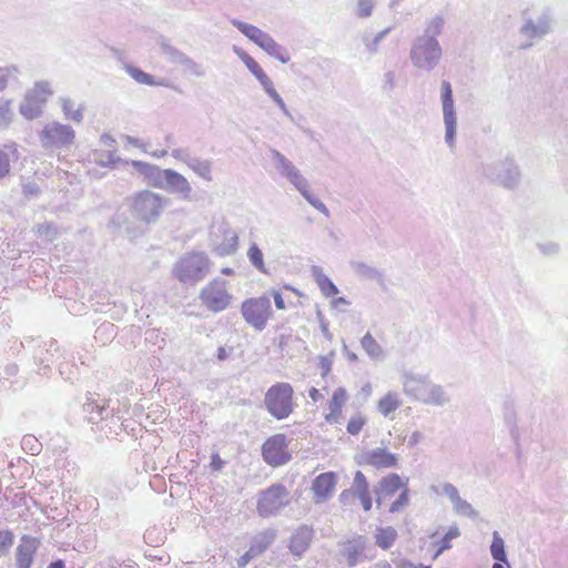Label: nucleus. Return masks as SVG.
<instances>
[{"mask_svg": "<svg viewBox=\"0 0 568 568\" xmlns=\"http://www.w3.org/2000/svg\"><path fill=\"white\" fill-rule=\"evenodd\" d=\"M212 262L204 252L183 254L173 265L172 274L184 285L194 286L211 272Z\"/></svg>", "mask_w": 568, "mask_h": 568, "instance_id": "obj_6", "label": "nucleus"}, {"mask_svg": "<svg viewBox=\"0 0 568 568\" xmlns=\"http://www.w3.org/2000/svg\"><path fill=\"white\" fill-rule=\"evenodd\" d=\"M19 68L17 65L0 67V92L10 83L19 81Z\"/></svg>", "mask_w": 568, "mask_h": 568, "instance_id": "obj_41", "label": "nucleus"}, {"mask_svg": "<svg viewBox=\"0 0 568 568\" xmlns=\"http://www.w3.org/2000/svg\"><path fill=\"white\" fill-rule=\"evenodd\" d=\"M403 405V399L399 393L388 390L377 402L378 413L385 417L393 419V414Z\"/></svg>", "mask_w": 568, "mask_h": 568, "instance_id": "obj_27", "label": "nucleus"}, {"mask_svg": "<svg viewBox=\"0 0 568 568\" xmlns=\"http://www.w3.org/2000/svg\"><path fill=\"white\" fill-rule=\"evenodd\" d=\"M161 190L170 194H179L183 199H189L192 193V186L187 179L173 169H165Z\"/></svg>", "mask_w": 568, "mask_h": 568, "instance_id": "obj_21", "label": "nucleus"}, {"mask_svg": "<svg viewBox=\"0 0 568 568\" xmlns=\"http://www.w3.org/2000/svg\"><path fill=\"white\" fill-rule=\"evenodd\" d=\"M338 483V477L333 471L320 474L312 484L315 504H322L329 499Z\"/></svg>", "mask_w": 568, "mask_h": 568, "instance_id": "obj_22", "label": "nucleus"}, {"mask_svg": "<svg viewBox=\"0 0 568 568\" xmlns=\"http://www.w3.org/2000/svg\"><path fill=\"white\" fill-rule=\"evenodd\" d=\"M161 49H162V54L172 63L174 64H179V65H182L184 60L186 59V54L183 53L182 51L178 50L176 48L168 44V43H163L161 45Z\"/></svg>", "mask_w": 568, "mask_h": 568, "instance_id": "obj_45", "label": "nucleus"}, {"mask_svg": "<svg viewBox=\"0 0 568 568\" xmlns=\"http://www.w3.org/2000/svg\"><path fill=\"white\" fill-rule=\"evenodd\" d=\"M123 141L126 143V144H130V145H133L135 148H139L141 149L144 153H149L148 149H146V144L143 143L141 140H139L138 138H134V136H131V135H124L123 136Z\"/></svg>", "mask_w": 568, "mask_h": 568, "instance_id": "obj_59", "label": "nucleus"}, {"mask_svg": "<svg viewBox=\"0 0 568 568\" xmlns=\"http://www.w3.org/2000/svg\"><path fill=\"white\" fill-rule=\"evenodd\" d=\"M14 113L12 111V100H3L0 102V130L7 129L12 120Z\"/></svg>", "mask_w": 568, "mask_h": 568, "instance_id": "obj_44", "label": "nucleus"}, {"mask_svg": "<svg viewBox=\"0 0 568 568\" xmlns=\"http://www.w3.org/2000/svg\"><path fill=\"white\" fill-rule=\"evenodd\" d=\"M363 41L369 52L374 53L377 51L379 42H377L375 38L371 39L369 37L365 36Z\"/></svg>", "mask_w": 568, "mask_h": 568, "instance_id": "obj_62", "label": "nucleus"}, {"mask_svg": "<svg viewBox=\"0 0 568 568\" xmlns=\"http://www.w3.org/2000/svg\"><path fill=\"white\" fill-rule=\"evenodd\" d=\"M10 154L7 150L0 148V179L7 176L10 172Z\"/></svg>", "mask_w": 568, "mask_h": 568, "instance_id": "obj_56", "label": "nucleus"}, {"mask_svg": "<svg viewBox=\"0 0 568 568\" xmlns=\"http://www.w3.org/2000/svg\"><path fill=\"white\" fill-rule=\"evenodd\" d=\"M170 154L173 159H175L176 161H181V162L185 163L186 165H189L190 162L192 161V159L194 158L191 154L190 150L186 148L173 149Z\"/></svg>", "mask_w": 568, "mask_h": 568, "instance_id": "obj_55", "label": "nucleus"}, {"mask_svg": "<svg viewBox=\"0 0 568 568\" xmlns=\"http://www.w3.org/2000/svg\"><path fill=\"white\" fill-rule=\"evenodd\" d=\"M199 298L209 311L220 313L232 305L233 295L230 293V284L226 280L215 277L200 292Z\"/></svg>", "mask_w": 568, "mask_h": 568, "instance_id": "obj_9", "label": "nucleus"}, {"mask_svg": "<svg viewBox=\"0 0 568 568\" xmlns=\"http://www.w3.org/2000/svg\"><path fill=\"white\" fill-rule=\"evenodd\" d=\"M37 233L43 236L47 241H53L58 236L57 227L51 223H41L37 225Z\"/></svg>", "mask_w": 568, "mask_h": 568, "instance_id": "obj_48", "label": "nucleus"}, {"mask_svg": "<svg viewBox=\"0 0 568 568\" xmlns=\"http://www.w3.org/2000/svg\"><path fill=\"white\" fill-rule=\"evenodd\" d=\"M169 204L165 195L144 190L132 197L131 211L136 220L150 224L159 220Z\"/></svg>", "mask_w": 568, "mask_h": 568, "instance_id": "obj_7", "label": "nucleus"}, {"mask_svg": "<svg viewBox=\"0 0 568 568\" xmlns=\"http://www.w3.org/2000/svg\"><path fill=\"white\" fill-rule=\"evenodd\" d=\"M42 148L51 152L68 150L75 140L74 130L58 121L47 123L39 133Z\"/></svg>", "mask_w": 568, "mask_h": 568, "instance_id": "obj_12", "label": "nucleus"}, {"mask_svg": "<svg viewBox=\"0 0 568 568\" xmlns=\"http://www.w3.org/2000/svg\"><path fill=\"white\" fill-rule=\"evenodd\" d=\"M332 356L333 354H331L329 356L320 357L318 366L322 371V376H326L331 372L333 365Z\"/></svg>", "mask_w": 568, "mask_h": 568, "instance_id": "obj_58", "label": "nucleus"}, {"mask_svg": "<svg viewBox=\"0 0 568 568\" xmlns=\"http://www.w3.org/2000/svg\"><path fill=\"white\" fill-rule=\"evenodd\" d=\"M313 537L311 528L300 527L291 538L290 549L294 555L301 556L310 546Z\"/></svg>", "mask_w": 568, "mask_h": 568, "instance_id": "obj_28", "label": "nucleus"}, {"mask_svg": "<svg viewBox=\"0 0 568 568\" xmlns=\"http://www.w3.org/2000/svg\"><path fill=\"white\" fill-rule=\"evenodd\" d=\"M352 271L361 278L383 282V273L375 266L361 261H352L349 263Z\"/></svg>", "mask_w": 568, "mask_h": 568, "instance_id": "obj_30", "label": "nucleus"}, {"mask_svg": "<svg viewBox=\"0 0 568 568\" xmlns=\"http://www.w3.org/2000/svg\"><path fill=\"white\" fill-rule=\"evenodd\" d=\"M124 70L126 73L138 83L146 84L150 87H168L165 79H155L153 75L142 71L141 69L133 67L129 63H124Z\"/></svg>", "mask_w": 568, "mask_h": 568, "instance_id": "obj_29", "label": "nucleus"}, {"mask_svg": "<svg viewBox=\"0 0 568 568\" xmlns=\"http://www.w3.org/2000/svg\"><path fill=\"white\" fill-rule=\"evenodd\" d=\"M94 162L102 166V168H109L113 166L116 162L120 161V159L115 155L113 151H99L93 154Z\"/></svg>", "mask_w": 568, "mask_h": 568, "instance_id": "obj_46", "label": "nucleus"}, {"mask_svg": "<svg viewBox=\"0 0 568 568\" xmlns=\"http://www.w3.org/2000/svg\"><path fill=\"white\" fill-rule=\"evenodd\" d=\"M22 447L30 452V454L36 455L40 452V443L32 435H27L22 438Z\"/></svg>", "mask_w": 568, "mask_h": 568, "instance_id": "obj_57", "label": "nucleus"}, {"mask_svg": "<svg viewBox=\"0 0 568 568\" xmlns=\"http://www.w3.org/2000/svg\"><path fill=\"white\" fill-rule=\"evenodd\" d=\"M379 486L385 496H393L399 488H405L406 484L402 483L399 475L390 474L379 481Z\"/></svg>", "mask_w": 568, "mask_h": 568, "instance_id": "obj_40", "label": "nucleus"}, {"mask_svg": "<svg viewBox=\"0 0 568 568\" xmlns=\"http://www.w3.org/2000/svg\"><path fill=\"white\" fill-rule=\"evenodd\" d=\"M274 539L275 532L273 530H266L253 539L248 550L254 557H257L268 548Z\"/></svg>", "mask_w": 568, "mask_h": 568, "instance_id": "obj_34", "label": "nucleus"}, {"mask_svg": "<svg viewBox=\"0 0 568 568\" xmlns=\"http://www.w3.org/2000/svg\"><path fill=\"white\" fill-rule=\"evenodd\" d=\"M349 489L352 490L353 495L356 497H361L366 494H369L368 481H367L365 475L361 470H357L355 473L354 479H353V483H352V486Z\"/></svg>", "mask_w": 568, "mask_h": 568, "instance_id": "obj_42", "label": "nucleus"}, {"mask_svg": "<svg viewBox=\"0 0 568 568\" xmlns=\"http://www.w3.org/2000/svg\"><path fill=\"white\" fill-rule=\"evenodd\" d=\"M490 554H491V557L497 562H505L509 567V564H508V560H507V556H506V551H505V541L501 538V536L499 535V532L496 531V530L493 532V541H491V545H490Z\"/></svg>", "mask_w": 568, "mask_h": 568, "instance_id": "obj_39", "label": "nucleus"}, {"mask_svg": "<svg viewBox=\"0 0 568 568\" xmlns=\"http://www.w3.org/2000/svg\"><path fill=\"white\" fill-rule=\"evenodd\" d=\"M290 503V493L283 485H272L263 490L257 501V513L262 517L276 515Z\"/></svg>", "mask_w": 568, "mask_h": 568, "instance_id": "obj_16", "label": "nucleus"}, {"mask_svg": "<svg viewBox=\"0 0 568 568\" xmlns=\"http://www.w3.org/2000/svg\"><path fill=\"white\" fill-rule=\"evenodd\" d=\"M362 460L366 465L376 468H390L397 464V455L388 452L386 448H374L362 455Z\"/></svg>", "mask_w": 568, "mask_h": 568, "instance_id": "obj_23", "label": "nucleus"}, {"mask_svg": "<svg viewBox=\"0 0 568 568\" xmlns=\"http://www.w3.org/2000/svg\"><path fill=\"white\" fill-rule=\"evenodd\" d=\"M504 422L509 430V435L511 439L518 444L520 439V430L518 427V418L517 413L514 409L513 405H506L504 408Z\"/></svg>", "mask_w": 568, "mask_h": 568, "instance_id": "obj_35", "label": "nucleus"}, {"mask_svg": "<svg viewBox=\"0 0 568 568\" xmlns=\"http://www.w3.org/2000/svg\"><path fill=\"white\" fill-rule=\"evenodd\" d=\"M231 23L270 57L276 59L283 64H286L291 61V57L286 48L277 43L267 32L263 31L256 26L246 23L239 19H232Z\"/></svg>", "mask_w": 568, "mask_h": 568, "instance_id": "obj_8", "label": "nucleus"}, {"mask_svg": "<svg viewBox=\"0 0 568 568\" xmlns=\"http://www.w3.org/2000/svg\"><path fill=\"white\" fill-rule=\"evenodd\" d=\"M397 538V531L393 527H382L376 530L375 544L382 549H389Z\"/></svg>", "mask_w": 568, "mask_h": 568, "instance_id": "obj_37", "label": "nucleus"}, {"mask_svg": "<svg viewBox=\"0 0 568 568\" xmlns=\"http://www.w3.org/2000/svg\"><path fill=\"white\" fill-rule=\"evenodd\" d=\"M459 536H460V530L456 525L449 527L448 531L445 534V536L438 542L439 547H438L437 551L435 552L434 557L437 558L442 552L450 549L452 548L450 541L455 538H458Z\"/></svg>", "mask_w": 568, "mask_h": 568, "instance_id": "obj_43", "label": "nucleus"}, {"mask_svg": "<svg viewBox=\"0 0 568 568\" xmlns=\"http://www.w3.org/2000/svg\"><path fill=\"white\" fill-rule=\"evenodd\" d=\"M556 19L551 8L531 6L520 12L518 36L520 49H530L555 31Z\"/></svg>", "mask_w": 568, "mask_h": 568, "instance_id": "obj_2", "label": "nucleus"}, {"mask_svg": "<svg viewBox=\"0 0 568 568\" xmlns=\"http://www.w3.org/2000/svg\"><path fill=\"white\" fill-rule=\"evenodd\" d=\"M365 424L366 417L362 413H356L349 418L347 423V433L351 435H358Z\"/></svg>", "mask_w": 568, "mask_h": 568, "instance_id": "obj_47", "label": "nucleus"}, {"mask_svg": "<svg viewBox=\"0 0 568 568\" xmlns=\"http://www.w3.org/2000/svg\"><path fill=\"white\" fill-rule=\"evenodd\" d=\"M264 460L271 466H281L291 459L287 452L286 437L277 434L268 438L262 447Z\"/></svg>", "mask_w": 568, "mask_h": 568, "instance_id": "obj_19", "label": "nucleus"}, {"mask_svg": "<svg viewBox=\"0 0 568 568\" xmlns=\"http://www.w3.org/2000/svg\"><path fill=\"white\" fill-rule=\"evenodd\" d=\"M225 465V462L220 457L219 454H213L211 457L210 467L214 471L221 470Z\"/></svg>", "mask_w": 568, "mask_h": 568, "instance_id": "obj_60", "label": "nucleus"}, {"mask_svg": "<svg viewBox=\"0 0 568 568\" xmlns=\"http://www.w3.org/2000/svg\"><path fill=\"white\" fill-rule=\"evenodd\" d=\"M272 295L274 297V303L277 310H285V302L282 297V294L278 291H272Z\"/></svg>", "mask_w": 568, "mask_h": 568, "instance_id": "obj_64", "label": "nucleus"}, {"mask_svg": "<svg viewBox=\"0 0 568 568\" xmlns=\"http://www.w3.org/2000/svg\"><path fill=\"white\" fill-rule=\"evenodd\" d=\"M539 252L545 256H556L560 252V245L554 241H546L537 244Z\"/></svg>", "mask_w": 568, "mask_h": 568, "instance_id": "obj_50", "label": "nucleus"}, {"mask_svg": "<svg viewBox=\"0 0 568 568\" xmlns=\"http://www.w3.org/2000/svg\"><path fill=\"white\" fill-rule=\"evenodd\" d=\"M39 547L37 538L23 536L16 550V562L18 568H30L33 557Z\"/></svg>", "mask_w": 568, "mask_h": 568, "instance_id": "obj_25", "label": "nucleus"}, {"mask_svg": "<svg viewBox=\"0 0 568 568\" xmlns=\"http://www.w3.org/2000/svg\"><path fill=\"white\" fill-rule=\"evenodd\" d=\"M440 104L443 123L445 128V143L450 151L456 148L457 136V112L453 97V88L450 82L443 80L440 83Z\"/></svg>", "mask_w": 568, "mask_h": 568, "instance_id": "obj_13", "label": "nucleus"}, {"mask_svg": "<svg viewBox=\"0 0 568 568\" xmlns=\"http://www.w3.org/2000/svg\"><path fill=\"white\" fill-rule=\"evenodd\" d=\"M293 387L288 383H277L265 393L264 404L276 419H284L293 412Z\"/></svg>", "mask_w": 568, "mask_h": 568, "instance_id": "obj_11", "label": "nucleus"}, {"mask_svg": "<svg viewBox=\"0 0 568 568\" xmlns=\"http://www.w3.org/2000/svg\"><path fill=\"white\" fill-rule=\"evenodd\" d=\"M445 23V18L436 14L425 22L423 34L414 39L409 59L416 69L430 72L440 63L443 49L437 38L443 33Z\"/></svg>", "mask_w": 568, "mask_h": 568, "instance_id": "obj_1", "label": "nucleus"}, {"mask_svg": "<svg viewBox=\"0 0 568 568\" xmlns=\"http://www.w3.org/2000/svg\"><path fill=\"white\" fill-rule=\"evenodd\" d=\"M59 101L61 104L62 113L67 120L73 121L75 123L82 122L84 105H75V102L68 97H61Z\"/></svg>", "mask_w": 568, "mask_h": 568, "instance_id": "obj_31", "label": "nucleus"}, {"mask_svg": "<svg viewBox=\"0 0 568 568\" xmlns=\"http://www.w3.org/2000/svg\"><path fill=\"white\" fill-rule=\"evenodd\" d=\"M312 275L324 296L332 297L338 293V288L329 277L324 274L322 267L313 266Z\"/></svg>", "mask_w": 568, "mask_h": 568, "instance_id": "obj_32", "label": "nucleus"}, {"mask_svg": "<svg viewBox=\"0 0 568 568\" xmlns=\"http://www.w3.org/2000/svg\"><path fill=\"white\" fill-rule=\"evenodd\" d=\"M23 192L27 195L37 196L40 193V189L36 183L29 182L23 185Z\"/></svg>", "mask_w": 568, "mask_h": 568, "instance_id": "obj_61", "label": "nucleus"}, {"mask_svg": "<svg viewBox=\"0 0 568 568\" xmlns=\"http://www.w3.org/2000/svg\"><path fill=\"white\" fill-rule=\"evenodd\" d=\"M375 6L374 0H358L355 9V14L358 18H368L372 16Z\"/></svg>", "mask_w": 568, "mask_h": 568, "instance_id": "obj_49", "label": "nucleus"}, {"mask_svg": "<svg viewBox=\"0 0 568 568\" xmlns=\"http://www.w3.org/2000/svg\"><path fill=\"white\" fill-rule=\"evenodd\" d=\"M408 504H409L408 489L405 487L404 490L398 496V498L390 505L389 511L397 513V511L402 510L403 508L407 507Z\"/></svg>", "mask_w": 568, "mask_h": 568, "instance_id": "obj_54", "label": "nucleus"}, {"mask_svg": "<svg viewBox=\"0 0 568 568\" xmlns=\"http://www.w3.org/2000/svg\"><path fill=\"white\" fill-rule=\"evenodd\" d=\"M52 93L51 85L48 81L36 82L33 88L26 92L20 103V114L27 120L39 118L43 112L48 98Z\"/></svg>", "mask_w": 568, "mask_h": 568, "instance_id": "obj_14", "label": "nucleus"}, {"mask_svg": "<svg viewBox=\"0 0 568 568\" xmlns=\"http://www.w3.org/2000/svg\"><path fill=\"white\" fill-rule=\"evenodd\" d=\"M355 496L353 495L351 489H345L339 495V501L343 505H349Z\"/></svg>", "mask_w": 568, "mask_h": 568, "instance_id": "obj_63", "label": "nucleus"}, {"mask_svg": "<svg viewBox=\"0 0 568 568\" xmlns=\"http://www.w3.org/2000/svg\"><path fill=\"white\" fill-rule=\"evenodd\" d=\"M400 383L403 393L412 400L437 407L449 405L452 402L444 386L433 382L427 375L404 372L400 375Z\"/></svg>", "mask_w": 568, "mask_h": 568, "instance_id": "obj_3", "label": "nucleus"}, {"mask_svg": "<svg viewBox=\"0 0 568 568\" xmlns=\"http://www.w3.org/2000/svg\"><path fill=\"white\" fill-rule=\"evenodd\" d=\"M346 400L347 393L345 388H336L328 404L329 413L325 416V420L328 424H338L341 422L342 408L345 405Z\"/></svg>", "mask_w": 568, "mask_h": 568, "instance_id": "obj_26", "label": "nucleus"}, {"mask_svg": "<svg viewBox=\"0 0 568 568\" xmlns=\"http://www.w3.org/2000/svg\"><path fill=\"white\" fill-rule=\"evenodd\" d=\"M481 175L490 183L508 191L517 190L523 180V172L513 155H505L481 164Z\"/></svg>", "mask_w": 568, "mask_h": 568, "instance_id": "obj_5", "label": "nucleus"}, {"mask_svg": "<svg viewBox=\"0 0 568 568\" xmlns=\"http://www.w3.org/2000/svg\"><path fill=\"white\" fill-rule=\"evenodd\" d=\"M271 300L267 296L251 297L241 305L244 321L256 331H263L272 316Z\"/></svg>", "mask_w": 568, "mask_h": 568, "instance_id": "obj_15", "label": "nucleus"}, {"mask_svg": "<svg viewBox=\"0 0 568 568\" xmlns=\"http://www.w3.org/2000/svg\"><path fill=\"white\" fill-rule=\"evenodd\" d=\"M363 349L366 354L375 361H381L384 358L383 347L378 344V342L373 337L371 333H366L361 341Z\"/></svg>", "mask_w": 568, "mask_h": 568, "instance_id": "obj_36", "label": "nucleus"}, {"mask_svg": "<svg viewBox=\"0 0 568 568\" xmlns=\"http://www.w3.org/2000/svg\"><path fill=\"white\" fill-rule=\"evenodd\" d=\"M84 410L90 415L89 420L91 423H95L99 418H103L102 413L104 410V407L95 404L94 402H89L84 404Z\"/></svg>", "mask_w": 568, "mask_h": 568, "instance_id": "obj_53", "label": "nucleus"}, {"mask_svg": "<svg viewBox=\"0 0 568 568\" xmlns=\"http://www.w3.org/2000/svg\"><path fill=\"white\" fill-rule=\"evenodd\" d=\"M432 490L437 495H444L447 497L453 506V510L457 515L473 519L478 517V511L470 503L462 498L459 490L455 485L450 483H442L438 486H432Z\"/></svg>", "mask_w": 568, "mask_h": 568, "instance_id": "obj_17", "label": "nucleus"}, {"mask_svg": "<svg viewBox=\"0 0 568 568\" xmlns=\"http://www.w3.org/2000/svg\"><path fill=\"white\" fill-rule=\"evenodd\" d=\"M182 67L191 74L196 78H202L205 75V70L202 64L195 62L193 59L186 57Z\"/></svg>", "mask_w": 568, "mask_h": 568, "instance_id": "obj_51", "label": "nucleus"}, {"mask_svg": "<svg viewBox=\"0 0 568 568\" xmlns=\"http://www.w3.org/2000/svg\"><path fill=\"white\" fill-rule=\"evenodd\" d=\"M211 246L220 256L232 255L239 245L237 233L226 225H221L211 232Z\"/></svg>", "mask_w": 568, "mask_h": 568, "instance_id": "obj_18", "label": "nucleus"}, {"mask_svg": "<svg viewBox=\"0 0 568 568\" xmlns=\"http://www.w3.org/2000/svg\"><path fill=\"white\" fill-rule=\"evenodd\" d=\"M131 165L138 173H140L144 178L145 182L149 185L161 189L165 169H161L155 164H151L139 160H132Z\"/></svg>", "mask_w": 568, "mask_h": 568, "instance_id": "obj_24", "label": "nucleus"}, {"mask_svg": "<svg viewBox=\"0 0 568 568\" xmlns=\"http://www.w3.org/2000/svg\"><path fill=\"white\" fill-rule=\"evenodd\" d=\"M234 53L240 58V60L245 64L247 70L258 80L262 89L268 95V98L280 108L283 114L290 119H292V113L286 106L285 101L276 91L273 81L271 78L264 72L261 65L243 49L233 47Z\"/></svg>", "mask_w": 568, "mask_h": 568, "instance_id": "obj_10", "label": "nucleus"}, {"mask_svg": "<svg viewBox=\"0 0 568 568\" xmlns=\"http://www.w3.org/2000/svg\"><path fill=\"white\" fill-rule=\"evenodd\" d=\"M247 258L250 263L261 273L268 274V270L265 266L263 252L258 247V245L255 242H252L250 244V247L247 250Z\"/></svg>", "mask_w": 568, "mask_h": 568, "instance_id": "obj_38", "label": "nucleus"}, {"mask_svg": "<svg viewBox=\"0 0 568 568\" xmlns=\"http://www.w3.org/2000/svg\"><path fill=\"white\" fill-rule=\"evenodd\" d=\"M13 545V534L9 530H0V557L8 554Z\"/></svg>", "mask_w": 568, "mask_h": 568, "instance_id": "obj_52", "label": "nucleus"}, {"mask_svg": "<svg viewBox=\"0 0 568 568\" xmlns=\"http://www.w3.org/2000/svg\"><path fill=\"white\" fill-rule=\"evenodd\" d=\"M187 168L206 182H211L213 180L212 162L207 159L194 156Z\"/></svg>", "mask_w": 568, "mask_h": 568, "instance_id": "obj_33", "label": "nucleus"}, {"mask_svg": "<svg viewBox=\"0 0 568 568\" xmlns=\"http://www.w3.org/2000/svg\"><path fill=\"white\" fill-rule=\"evenodd\" d=\"M366 539L356 536L339 545L338 557L344 560L348 567H354L368 559L366 556Z\"/></svg>", "mask_w": 568, "mask_h": 568, "instance_id": "obj_20", "label": "nucleus"}, {"mask_svg": "<svg viewBox=\"0 0 568 568\" xmlns=\"http://www.w3.org/2000/svg\"><path fill=\"white\" fill-rule=\"evenodd\" d=\"M268 155L278 174L285 178L315 210L328 217L329 210L311 192L310 183L300 169L276 149H270Z\"/></svg>", "mask_w": 568, "mask_h": 568, "instance_id": "obj_4", "label": "nucleus"}]
</instances>
